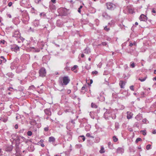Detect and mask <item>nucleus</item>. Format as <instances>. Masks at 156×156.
Segmentation results:
<instances>
[{
	"label": "nucleus",
	"instance_id": "nucleus-1",
	"mask_svg": "<svg viewBox=\"0 0 156 156\" xmlns=\"http://www.w3.org/2000/svg\"><path fill=\"white\" fill-rule=\"evenodd\" d=\"M70 81V79L67 76L59 77L58 81L59 85L62 86L66 85L69 83Z\"/></svg>",
	"mask_w": 156,
	"mask_h": 156
},
{
	"label": "nucleus",
	"instance_id": "nucleus-2",
	"mask_svg": "<svg viewBox=\"0 0 156 156\" xmlns=\"http://www.w3.org/2000/svg\"><path fill=\"white\" fill-rule=\"evenodd\" d=\"M139 19L140 21L146 22L148 23H151L152 21L151 20H147V16L143 14H142L140 15L139 17Z\"/></svg>",
	"mask_w": 156,
	"mask_h": 156
},
{
	"label": "nucleus",
	"instance_id": "nucleus-3",
	"mask_svg": "<svg viewBox=\"0 0 156 156\" xmlns=\"http://www.w3.org/2000/svg\"><path fill=\"white\" fill-rule=\"evenodd\" d=\"M106 6L107 9L111 10H114L116 7L115 4L110 2L107 3Z\"/></svg>",
	"mask_w": 156,
	"mask_h": 156
},
{
	"label": "nucleus",
	"instance_id": "nucleus-4",
	"mask_svg": "<svg viewBox=\"0 0 156 156\" xmlns=\"http://www.w3.org/2000/svg\"><path fill=\"white\" fill-rule=\"evenodd\" d=\"M39 76L42 77L45 76L46 72L45 69L44 67H42L39 71Z\"/></svg>",
	"mask_w": 156,
	"mask_h": 156
},
{
	"label": "nucleus",
	"instance_id": "nucleus-5",
	"mask_svg": "<svg viewBox=\"0 0 156 156\" xmlns=\"http://www.w3.org/2000/svg\"><path fill=\"white\" fill-rule=\"evenodd\" d=\"M20 35L19 31L17 30H15L12 33V37L17 40L20 37Z\"/></svg>",
	"mask_w": 156,
	"mask_h": 156
},
{
	"label": "nucleus",
	"instance_id": "nucleus-6",
	"mask_svg": "<svg viewBox=\"0 0 156 156\" xmlns=\"http://www.w3.org/2000/svg\"><path fill=\"white\" fill-rule=\"evenodd\" d=\"M103 109L106 110V111L104 113V117L105 119H108L109 116L107 115L110 114L112 112V111L109 109H106L105 108H104Z\"/></svg>",
	"mask_w": 156,
	"mask_h": 156
},
{
	"label": "nucleus",
	"instance_id": "nucleus-7",
	"mask_svg": "<svg viewBox=\"0 0 156 156\" xmlns=\"http://www.w3.org/2000/svg\"><path fill=\"white\" fill-rule=\"evenodd\" d=\"M29 123L31 126L30 128H32L33 127L34 128L35 127H37V123L36 121L33 119H31Z\"/></svg>",
	"mask_w": 156,
	"mask_h": 156
},
{
	"label": "nucleus",
	"instance_id": "nucleus-8",
	"mask_svg": "<svg viewBox=\"0 0 156 156\" xmlns=\"http://www.w3.org/2000/svg\"><path fill=\"white\" fill-rule=\"evenodd\" d=\"M16 66H17V62L16 60H14L11 63L10 68L12 70H13L16 68Z\"/></svg>",
	"mask_w": 156,
	"mask_h": 156
},
{
	"label": "nucleus",
	"instance_id": "nucleus-9",
	"mask_svg": "<svg viewBox=\"0 0 156 156\" xmlns=\"http://www.w3.org/2000/svg\"><path fill=\"white\" fill-rule=\"evenodd\" d=\"M72 133L70 132V131L67 132V134L66 135V137H68V138L67 140L68 141H70L72 139Z\"/></svg>",
	"mask_w": 156,
	"mask_h": 156
},
{
	"label": "nucleus",
	"instance_id": "nucleus-10",
	"mask_svg": "<svg viewBox=\"0 0 156 156\" xmlns=\"http://www.w3.org/2000/svg\"><path fill=\"white\" fill-rule=\"evenodd\" d=\"M30 50L34 52H38L40 51V49L39 48L31 47L30 48Z\"/></svg>",
	"mask_w": 156,
	"mask_h": 156
},
{
	"label": "nucleus",
	"instance_id": "nucleus-11",
	"mask_svg": "<svg viewBox=\"0 0 156 156\" xmlns=\"http://www.w3.org/2000/svg\"><path fill=\"white\" fill-rule=\"evenodd\" d=\"M44 112L48 116H51V112L50 108L45 109Z\"/></svg>",
	"mask_w": 156,
	"mask_h": 156
},
{
	"label": "nucleus",
	"instance_id": "nucleus-12",
	"mask_svg": "<svg viewBox=\"0 0 156 156\" xmlns=\"http://www.w3.org/2000/svg\"><path fill=\"white\" fill-rule=\"evenodd\" d=\"M126 82L122 80H120L119 81V85H120L121 88H124Z\"/></svg>",
	"mask_w": 156,
	"mask_h": 156
},
{
	"label": "nucleus",
	"instance_id": "nucleus-13",
	"mask_svg": "<svg viewBox=\"0 0 156 156\" xmlns=\"http://www.w3.org/2000/svg\"><path fill=\"white\" fill-rule=\"evenodd\" d=\"M23 70V67L21 66H17V68L16 69V72L17 73H20L22 72Z\"/></svg>",
	"mask_w": 156,
	"mask_h": 156
},
{
	"label": "nucleus",
	"instance_id": "nucleus-14",
	"mask_svg": "<svg viewBox=\"0 0 156 156\" xmlns=\"http://www.w3.org/2000/svg\"><path fill=\"white\" fill-rule=\"evenodd\" d=\"M13 147L12 145H8L6 146L5 150L7 151H12Z\"/></svg>",
	"mask_w": 156,
	"mask_h": 156
},
{
	"label": "nucleus",
	"instance_id": "nucleus-15",
	"mask_svg": "<svg viewBox=\"0 0 156 156\" xmlns=\"http://www.w3.org/2000/svg\"><path fill=\"white\" fill-rule=\"evenodd\" d=\"M0 58L2 59H0V65L2 64V63H5L6 61V59L3 56H1L0 57Z\"/></svg>",
	"mask_w": 156,
	"mask_h": 156
},
{
	"label": "nucleus",
	"instance_id": "nucleus-16",
	"mask_svg": "<svg viewBox=\"0 0 156 156\" xmlns=\"http://www.w3.org/2000/svg\"><path fill=\"white\" fill-rule=\"evenodd\" d=\"M127 118L128 119H131L132 118L133 114L131 112H127Z\"/></svg>",
	"mask_w": 156,
	"mask_h": 156
},
{
	"label": "nucleus",
	"instance_id": "nucleus-17",
	"mask_svg": "<svg viewBox=\"0 0 156 156\" xmlns=\"http://www.w3.org/2000/svg\"><path fill=\"white\" fill-rule=\"evenodd\" d=\"M116 152L118 153H122L124 152V149L122 147H119L117 149Z\"/></svg>",
	"mask_w": 156,
	"mask_h": 156
},
{
	"label": "nucleus",
	"instance_id": "nucleus-18",
	"mask_svg": "<svg viewBox=\"0 0 156 156\" xmlns=\"http://www.w3.org/2000/svg\"><path fill=\"white\" fill-rule=\"evenodd\" d=\"M135 119L138 121L142 119V115L139 114L135 117Z\"/></svg>",
	"mask_w": 156,
	"mask_h": 156
},
{
	"label": "nucleus",
	"instance_id": "nucleus-19",
	"mask_svg": "<svg viewBox=\"0 0 156 156\" xmlns=\"http://www.w3.org/2000/svg\"><path fill=\"white\" fill-rule=\"evenodd\" d=\"M27 149L30 152L34 151V147L33 145H31L29 146L27 148Z\"/></svg>",
	"mask_w": 156,
	"mask_h": 156
},
{
	"label": "nucleus",
	"instance_id": "nucleus-20",
	"mask_svg": "<svg viewBox=\"0 0 156 156\" xmlns=\"http://www.w3.org/2000/svg\"><path fill=\"white\" fill-rule=\"evenodd\" d=\"M16 140H22V141H24L25 140V138L22 136H17L16 137Z\"/></svg>",
	"mask_w": 156,
	"mask_h": 156
},
{
	"label": "nucleus",
	"instance_id": "nucleus-21",
	"mask_svg": "<svg viewBox=\"0 0 156 156\" xmlns=\"http://www.w3.org/2000/svg\"><path fill=\"white\" fill-rule=\"evenodd\" d=\"M55 138L53 136H51L49 137L48 141L50 142H55Z\"/></svg>",
	"mask_w": 156,
	"mask_h": 156
},
{
	"label": "nucleus",
	"instance_id": "nucleus-22",
	"mask_svg": "<svg viewBox=\"0 0 156 156\" xmlns=\"http://www.w3.org/2000/svg\"><path fill=\"white\" fill-rule=\"evenodd\" d=\"M90 128L91 126L89 124L86 125L85 127V129L87 131H89L90 129Z\"/></svg>",
	"mask_w": 156,
	"mask_h": 156
},
{
	"label": "nucleus",
	"instance_id": "nucleus-23",
	"mask_svg": "<svg viewBox=\"0 0 156 156\" xmlns=\"http://www.w3.org/2000/svg\"><path fill=\"white\" fill-rule=\"evenodd\" d=\"M48 59H49V56H44L42 58V60L43 61H44V62H46L48 61Z\"/></svg>",
	"mask_w": 156,
	"mask_h": 156
},
{
	"label": "nucleus",
	"instance_id": "nucleus-24",
	"mask_svg": "<svg viewBox=\"0 0 156 156\" xmlns=\"http://www.w3.org/2000/svg\"><path fill=\"white\" fill-rule=\"evenodd\" d=\"M102 16L103 17L107 19L110 17L107 14V13L105 12H103V13Z\"/></svg>",
	"mask_w": 156,
	"mask_h": 156
},
{
	"label": "nucleus",
	"instance_id": "nucleus-25",
	"mask_svg": "<svg viewBox=\"0 0 156 156\" xmlns=\"http://www.w3.org/2000/svg\"><path fill=\"white\" fill-rule=\"evenodd\" d=\"M90 49L88 48H86L84 50V53L87 54L90 53Z\"/></svg>",
	"mask_w": 156,
	"mask_h": 156
},
{
	"label": "nucleus",
	"instance_id": "nucleus-26",
	"mask_svg": "<svg viewBox=\"0 0 156 156\" xmlns=\"http://www.w3.org/2000/svg\"><path fill=\"white\" fill-rule=\"evenodd\" d=\"M78 139L79 140L81 141V140L82 139L83 140V141H84L85 140V137L83 135L79 137Z\"/></svg>",
	"mask_w": 156,
	"mask_h": 156
},
{
	"label": "nucleus",
	"instance_id": "nucleus-27",
	"mask_svg": "<svg viewBox=\"0 0 156 156\" xmlns=\"http://www.w3.org/2000/svg\"><path fill=\"white\" fill-rule=\"evenodd\" d=\"M115 128L116 130H117L119 128V123L118 122H116L115 123Z\"/></svg>",
	"mask_w": 156,
	"mask_h": 156
},
{
	"label": "nucleus",
	"instance_id": "nucleus-28",
	"mask_svg": "<svg viewBox=\"0 0 156 156\" xmlns=\"http://www.w3.org/2000/svg\"><path fill=\"white\" fill-rule=\"evenodd\" d=\"M34 23L35 26H38L39 24V22L38 20H35L34 22Z\"/></svg>",
	"mask_w": 156,
	"mask_h": 156
},
{
	"label": "nucleus",
	"instance_id": "nucleus-29",
	"mask_svg": "<svg viewBox=\"0 0 156 156\" xmlns=\"http://www.w3.org/2000/svg\"><path fill=\"white\" fill-rule=\"evenodd\" d=\"M99 152L100 153L102 154L105 152L104 148L103 147H101V149L99 151Z\"/></svg>",
	"mask_w": 156,
	"mask_h": 156
},
{
	"label": "nucleus",
	"instance_id": "nucleus-30",
	"mask_svg": "<svg viewBox=\"0 0 156 156\" xmlns=\"http://www.w3.org/2000/svg\"><path fill=\"white\" fill-rule=\"evenodd\" d=\"M91 106L92 108H98L97 105L94 103H92L91 104Z\"/></svg>",
	"mask_w": 156,
	"mask_h": 156
},
{
	"label": "nucleus",
	"instance_id": "nucleus-31",
	"mask_svg": "<svg viewBox=\"0 0 156 156\" xmlns=\"http://www.w3.org/2000/svg\"><path fill=\"white\" fill-rule=\"evenodd\" d=\"M40 16L43 18H44L46 16V14L45 13H41L40 14Z\"/></svg>",
	"mask_w": 156,
	"mask_h": 156
},
{
	"label": "nucleus",
	"instance_id": "nucleus-32",
	"mask_svg": "<svg viewBox=\"0 0 156 156\" xmlns=\"http://www.w3.org/2000/svg\"><path fill=\"white\" fill-rule=\"evenodd\" d=\"M147 78V76L145 77L144 78H140L139 79V80H140L141 82H143V81H144L146 80V79Z\"/></svg>",
	"mask_w": 156,
	"mask_h": 156
},
{
	"label": "nucleus",
	"instance_id": "nucleus-33",
	"mask_svg": "<svg viewBox=\"0 0 156 156\" xmlns=\"http://www.w3.org/2000/svg\"><path fill=\"white\" fill-rule=\"evenodd\" d=\"M6 75L10 77H12L14 76V74L12 73H7Z\"/></svg>",
	"mask_w": 156,
	"mask_h": 156
},
{
	"label": "nucleus",
	"instance_id": "nucleus-34",
	"mask_svg": "<svg viewBox=\"0 0 156 156\" xmlns=\"http://www.w3.org/2000/svg\"><path fill=\"white\" fill-rule=\"evenodd\" d=\"M140 132V133H142V134L143 135L145 136L146 135V130H141Z\"/></svg>",
	"mask_w": 156,
	"mask_h": 156
},
{
	"label": "nucleus",
	"instance_id": "nucleus-35",
	"mask_svg": "<svg viewBox=\"0 0 156 156\" xmlns=\"http://www.w3.org/2000/svg\"><path fill=\"white\" fill-rule=\"evenodd\" d=\"M14 50L15 51H19L20 50V47L16 46L14 48Z\"/></svg>",
	"mask_w": 156,
	"mask_h": 156
},
{
	"label": "nucleus",
	"instance_id": "nucleus-36",
	"mask_svg": "<svg viewBox=\"0 0 156 156\" xmlns=\"http://www.w3.org/2000/svg\"><path fill=\"white\" fill-rule=\"evenodd\" d=\"M113 139L114 142H116L118 140V138L115 136H114L113 137Z\"/></svg>",
	"mask_w": 156,
	"mask_h": 156
},
{
	"label": "nucleus",
	"instance_id": "nucleus-37",
	"mask_svg": "<svg viewBox=\"0 0 156 156\" xmlns=\"http://www.w3.org/2000/svg\"><path fill=\"white\" fill-rule=\"evenodd\" d=\"M130 66L131 67L133 68L135 66V63L133 62H131L130 63Z\"/></svg>",
	"mask_w": 156,
	"mask_h": 156
},
{
	"label": "nucleus",
	"instance_id": "nucleus-38",
	"mask_svg": "<svg viewBox=\"0 0 156 156\" xmlns=\"http://www.w3.org/2000/svg\"><path fill=\"white\" fill-rule=\"evenodd\" d=\"M134 126L138 127H139V123L138 122H136L134 124Z\"/></svg>",
	"mask_w": 156,
	"mask_h": 156
},
{
	"label": "nucleus",
	"instance_id": "nucleus-39",
	"mask_svg": "<svg viewBox=\"0 0 156 156\" xmlns=\"http://www.w3.org/2000/svg\"><path fill=\"white\" fill-rule=\"evenodd\" d=\"M32 134V132L30 131H29L27 132V135L28 136H31Z\"/></svg>",
	"mask_w": 156,
	"mask_h": 156
},
{
	"label": "nucleus",
	"instance_id": "nucleus-40",
	"mask_svg": "<svg viewBox=\"0 0 156 156\" xmlns=\"http://www.w3.org/2000/svg\"><path fill=\"white\" fill-rule=\"evenodd\" d=\"M142 139H141V138H137L136 141H135V142L136 143H138V142L139 141H142Z\"/></svg>",
	"mask_w": 156,
	"mask_h": 156
},
{
	"label": "nucleus",
	"instance_id": "nucleus-41",
	"mask_svg": "<svg viewBox=\"0 0 156 156\" xmlns=\"http://www.w3.org/2000/svg\"><path fill=\"white\" fill-rule=\"evenodd\" d=\"M77 67L78 66L77 65H74L73 67L71 68V69L73 71L75 70Z\"/></svg>",
	"mask_w": 156,
	"mask_h": 156
},
{
	"label": "nucleus",
	"instance_id": "nucleus-42",
	"mask_svg": "<svg viewBox=\"0 0 156 156\" xmlns=\"http://www.w3.org/2000/svg\"><path fill=\"white\" fill-rule=\"evenodd\" d=\"M107 44V43L106 42H102L101 44H99V45H102L103 46H106Z\"/></svg>",
	"mask_w": 156,
	"mask_h": 156
},
{
	"label": "nucleus",
	"instance_id": "nucleus-43",
	"mask_svg": "<svg viewBox=\"0 0 156 156\" xmlns=\"http://www.w3.org/2000/svg\"><path fill=\"white\" fill-rule=\"evenodd\" d=\"M151 145L150 144H148L146 146V149L147 150H148L151 149Z\"/></svg>",
	"mask_w": 156,
	"mask_h": 156
},
{
	"label": "nucleus",
	"instance_id": "nucleus-44",
	"mask_svg": "<svg viewBox=\"0 0 156 156\" xmlns=\"http://www.w3.org/2000/svg\"><path fill=\"white\" fill-rule=\"evenodd\" d=\"M44 130L45 131L47 132L49 130V127L48 126H47L46 127L44 128Z\"/></svg>",
	"mask_w": 156,
	"mask_h": 156
},
{
	"label": "nucleus",
	"instance_id": "nucleus-45",
	"mask_svg": "<svg viewBox=\"0 0 156 156\" xmlns=\"http://www.w3.org/2000/svg\"><path fill=\"white\" fill-rule=\"evenodd\" d=\"M35 2L36 3H39L42 1V0H34Z\"/></svg>",
	"mask_w": 156,
	"mask_h": 156
},
{
	"label": "nucleus",
	"instance_id": "nucleus-46",
	"mask_svg": "<svg viewBox=\"0 0 156 156\" xmlns=\"http://www.w3.org/2000/svg\"><path fill=\"white\" fill-rule=\"evenodd\" d=\"M30 40L31 42H34V43H36L37 41H35L33 37H31L30 38Z\"/></svg>",
	"mask_w": 156,
	"mask_h": 156
},
{
	"label": "nucleus",
	"instance_id": "nucleus-47",
	"mask_svg": "<svg viewBox=\"0 0 156 156\" xmlns=\"http://www.w3.org/2000/svg\"><path fill=\"white\" fill-rule=\"evenodd\" d=\"M136 44V43L135 42H134L133 43L131 42H130L129 44V46L131 47L133 46V45H135Z\"/></svg>",
	"mask_w": 156,
	"mask_h": 156
},
{
	"label": "nucleus",
	"instance_id": "nucleus-48",
	"mask_svg": "<svg viewBox=\"0 0 156 156\" xmlns=\"http://www.w3.org/2000/svg\"><path fill=\"white\" fill-rule=\"evenodd\" d=\"M37 127H35L34 128L32 127V128L33 129V132L36 133L37 130Z\"/></svg>",
	"mask_w": 156,
	"mask_h": 156
},
{
	"label": "nucleus",
	"instance_id": "nucleus-49",
	"mask_svg": "<svg viewBox=\"0 0 156 156\" xmlns=\"http://www.w3.org/2000/svg\"><path fill=\"white\" fill-rule=\"evenodd\" d=\"M142 121L144 123H147V122H148V121L146 119L144 118L142 120Z\"/></svg>",
	"mask_w": 156,
	"mask_h": 156
},
{
	"label": "nucleus",
	"instance_id": "nucleus-50",
	"mask_svg": "<svg viewBox=\"0 0 156 156\" xmlns=\"http://www.w3.org/2000/svg\"><path fill=\"white\" fill-rule=\"evenodd\" d=\"M98 73V72L97 71H93L92 72V74L93 75L95 74L97 75Z\"/></svg>",
	"mask_w": 156,
	"mask_h": 156
},
{
	"label": "nucleus",
	"instance_id": "nucleus-51",
	"mask_svg": "<svg viewBox=\"0 0 156 156\" xmlns=\"http://www.w3.org/2000/svg\"><path fill=\"white\" fill-rule=\"evenodd\" d=\"M65 69L66 70H70V67L67 66H66L65 68Z\"/></svg>",
	"mask_w": 156,
	"mask_h": 156
},
{
	"label": "nucleus",
	"instance_id": "nucleus-52",
	"mask_svg": "<svg viewBox=\"0 0 156 156\" xmlns=\"http://www.w3.org/2000/svg\"><path fill=\"white\" fill-rule=\"evenodd\" d=\"M105 38L106 40L108 41H110L111 40V38L108 37H106Z\"/></svg>",
	"mask_w": 156,
	"mask_h": 156
},
{
	"label": "nucleus",
	"instance_id": "nucleus-53",
	"mask_svg": "<svg viewBox=\"0 0 156 156\" xmlns=\"http://www.w3.org/2000/svg\"><path fill=\"white\" fill-rule=\"evenodd\" d=\"M81 89L82 90H85V91H87V89L86 88V87L85 86H83V87H82Z\"/></svg>",
	"mask_w": 156,
	"mask_h": 156
},
{
	"label": "nucleus",
	"instance_id": "nucleus-54",
	"mask_svg": "<svg viewBox=\"0 0 156 156\" xmlns=\"http://www.w3.org/2000/svg\"><path fill=\"white\" fill-rule=\"evenodd\" d=\"M86 136L88 137H93V136H91L90 133H87L86 134Z\"/></svg>",
	"mask_w": 156,
	"mask_h": 156
},
{
	"label": "nucleus",
	"instance_id": "nucleus-55",
	"mask_svg": "<svg viewBox=\"0 0 156 156\" xmlns=\"http://www.w3.org/2000/svg\"><path fill=\"white\" fill-rule=\"evenodd\" d=\"M7 119L6 118H4L2 119V121L4 122H7Z\"/></svg>",
	"mask_w": 156,
	"mask_h": 156
},
{
	"label": "nucleus",
	"instance_id": "nucleus-56",
	"mask_svg": "<svg viewBox=\"0 0 156 156\" xmlns=\"http://www.w3.org/2000/svg\"><path fill=\"white\" fill-rule=\"evenodd\" d=\"M104 30H106L107 31H108L110 30V28H108L107 27V26H106L105 27V28H104Z\"/></svg>",
	"mask_w": 156,
	"mask_h": 156
},
{
	"label": "nucleus",
	"instance_id": "nucleus-57",
	"mask_svg": "<svg viewBox=\"0 0 156 156\" xmlns=\"http://www.w3.org/2000/svg\"><path fill=\"white\" fill-rule=\"evenodd\" d=\"M134 86L133 85L131 86L130 87V89L132 90L133 91L134 90V89L133 88Z\"/></svg>",
	"mask_w": 156,
	"mask_h": 156
},
{
	"label": "nucleus",
	"instance_id": "nucleus-58",
	"mask_svg": "<svg viewBox=\"0 0 156 156\" xmlns=\"http://www.w3.org/2000/svg\"><path fill=\"white\" fill-rule=\"evenodd\" d=\"M29 88L30 89H34L35 88L34 87V85L31 86L29 87Z\"/></svg>",
	"mask_w": 156,
	"mask_h": 156
},
{
	"label": "nucleus",
	"instance_id": "nucleus-59",
	"mask_svg": "<svg viewBox=\"0 0 156 156\" xmlns=\"http://www.w3.org/2000/svg\"><path fill=\"white\" fill-rule=\"evenodd\" d=\"M151 12L152 13H156V11L155 10L154 8H153L152 9V11H151Z\"/></svg>",
	"mask_w": 156,
	"mask_h": 156
},
{
	"label": "nucleus",
	"instance_id": "nucleus-60",
	"mask_svg": "<svg viewBox=\"0 0 156 156\" xmlns=\"http://www.w3.org/2000/svg\"><path fill=\"white\" fill-rule=\"evenodd\" d=\"M124 67L125 70H126L128 68V66L127 64L125 65L124 66Z\"/></svg>",
	"mask_w": 156,
	"mask_h": 156
},
{
	"label": "nucleus",
	"instance_id": "nucleus-61",
	"mask_svg": "<svg viewBox=\"0 0 156 156\" xmlns=\"http://www.w3.org/2000/svg\"><path fill=\"white\" fill-rule=\"evenodd\" d=\"M29 30L30 31L34 32V29H32L31 27H30Z\"/></svg>",
	"mask_w": 156,
	"mask_h": 156
},
{
	"label": "nucleus",
	"instance_id": "nucleus-62",
	"mask_svg": "<svg viewBox=\"0 0 156 156\" xmlns=\"http://www.w3.org/2000/svg\"><path fill=\"white\" fill-rule=\"evenodd\" d=\"M12 5V3L11 2H9L8 3V6L9 7H11Z\"/></svg>",
	"mask_w": 156,
	"mask_h": 156
},
{
	"label": "nucleus",
	"instance_id": "nucleus-63",
	"mask_svg": "<svg viewBox=\"0 0 156 156\" xmlns=\"http://www.w3.org/2000/svg\"><path fill=\"white\" fill-rule=\"evenodd\" d=\"M20 117V116L19 115H16V119H19V118Z\"/></svg>",
	"mask_w": 156,
	"mask_h": 156
},
{
	"label": "nucleus",
	"instance_id": "nucleus-64",
	"mask_svg": "<svg viewBox=\"0 0 156 156\" xmlns=\"http://www.w3.org/2000/svg\"><path fill=\"white\" fill-rule=\"evenodd\" d=\"M51 1L53 3H56V0H51Z\"/></svg>",
	"mask_w": 156,
	"mask_h": 156
}]
</instances>
